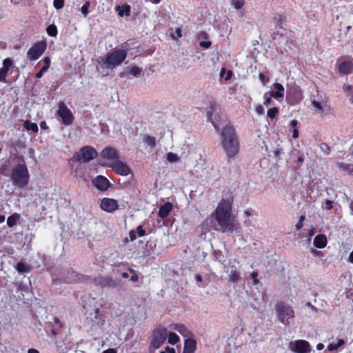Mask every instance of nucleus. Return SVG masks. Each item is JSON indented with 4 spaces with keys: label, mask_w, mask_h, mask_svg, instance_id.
Here are the masks:
<instances>
[{
    "label": "nucleus",
    "mask_w": 353,
    "mask_h": 353,
    "mask_svg": "<svg viewBox=\"0 0 353 353\" xmlns=\"http://www.w3.org/2000/svg\"><path fill=\"white\" fill-rule=\"evenodd\" d=\"M100 208L108 212H112L118 209L117 201L110 198H103L100 203Z\"/></svg>",
    "instance_id": "obj_14"
},
{
    "label": "nucleus",
    "mask_w": 353,
    "mask_h": 353,
    "mask_svg": "<svg viewBox=\"0 0 353 353\" xmlns=\"http://www.w3.org/2000/svg\"><path fill=\"white\" fill-rule=\"evenodd\" d=\"M13 62L10 58H6L3 61V67L0 68V82H6V76L12 67Z\"/></svg>",
    "instance_id": "obj_18"
},
{
    "label": "nucleus",
    "mask_w": 353,
    "mask_h": 353,
    "mask_svg": "<svg viewBox=\"0 0 353 353\" xmlns=\"http://www.w3.org/2000/svg\"><path fill=\"white\" fill-rule=\"evenodd\" d=\"M23 126L27 130H31L34 133H37L39 131V128H38L37 124L36 123H32L28 120H26L24 122Z\"/></svg>",
    "instance_id": "obj_28"
},
{
    "label": "nucleus",
    "mask_w": 353,
    "mask_h": 353,
    "mask_svg": "<svg viewBox=\"0 0 353 353\" xmlns=\"http://www.w3.org/2000/svg\"><path fill=\"white\" fill-rule=\"evenodd\" d=\"M167 160L169 161V162H171V163H173V162H176L179 160V157H178V155L175 153H173V152H168L167 154Z\"/></svg>",
    "instance_id": "obj_38"
},
{
    "label": "nucleus",
    "mask_w": 353,
    "mask_h": 353,
    "mask_svg": "<svg viewBox=\"0 0 353 353\" xmlns=\"http://www.w3.org/2000/svg\"><path fill=\"white\" fill-rule=\"evenodd\" d=\"M172 209V204L170 202H166L161 205L158 212V216L161 219L168 217Z\"/></svg>",
    "instance_id": "obj_21"
},
{
    "label": "nucleus",
    "mask_w": 353,
    "mask_h": 353,
    "mask_svg": "<svg viewBox=\"0 0 353 353\" xmlns=\"http://www.w3.org/2000/svg\"><path fill=\"white\" fill-rule=\"evenodd\" d=\"M47 48L46 41H41L34 43L27 52V58L29 61L37 60L45 52Z\"/></svg>",
    "instance_id": "obj_8"
},
{
    "label": "nucleus",
    "mask_w": 353,
    "mask_h": 353,
    "mask_svg": "<svg viewBox=\"0 0 353 353\" xmlns=\"http://www.w3.org/2000/svg\"><path fill=\"white\" fill-rule=\"evenodd\" d=\"M92 183L96 188L101 191L107 190L110 185V183L108 179L102 175L97 176L92 181Z\"/></svg>",
    "instance_id": "obj_15"
},
{
    "label": "nucleus",
    "mask_w": 353,
    "mask_h": 353,
    "mask_svg": "<svg viewBox=\"0 0 353 353\" xmlns=\"http://www.w3.org/2000/svg\"><path fill=\"white\" fill-rule=\"evenodd\" d=\"M129 237L131 241H134L137 239V232L135 230H130L129 232Z\"/></svg>",
    "instance_id": "obj_53"
},
{
    "label": "nucleus",
    "mask_w": 353,
    "mask_h": 353,
    "mask_svg": "<svg viewBox=\"0 0 353 353\" xmlns=\"http://www.w3.org/2000/svg\"><path fill=\"white\" fill-rule=\"evenodd\" d=\"M102 158L114 161L119 157L117 150L110 146L105 147L101 152Z\"/></svg>",
    "instance_id": "obj_16"
},
{
    "label": "nucleus",
    "mask_w": 353,
    "mask_h": 353,
    "mask_svg": "<svg viewBox=\"0 0 353 353\" xmlns=\"http://www.w3.org/2000/svg\"><path fill=\"white\" fill-rule=\"evenodd\" d=\"M312 105L316 109H317L319 110H321V111H323V107H322L321 104L319 102L314 100V101H312Z\"/></svg>",
    "instance_id": "obj_49"
},
{
    "label": "nucleus",
    "mask_w": 353,
    "mask_h": 353,
    "mask_svg": "<svg viewBox=\"0 0 353 353\" xmlns=\"http://www.w3.org/2000/svg\"><path fill=\"white\" fill-rule=\"evenodd\" d=\"M53 321L55 324H57L59 326V329H61L63 327V323L59 319L58 317L54 316L53 317Z\"/></svg>",
    "instance_id": "obj_55"
},
{
    "label": "nucleus",
    "mask_w": 353,
    "mask_h": 353,
    "mask_svg": "<svg viewBox=\"0 0 353 353\" xmlns=\"http://www.w3.org/2000/svg\"><path fill=\"white\" fill-rule=\"evenodd\" d=\"M116 11L120 17H130L131 14V8L128 4L117 6L116 7Z\"/></svg>",
    "instance_id": "obj_23"
},
{
    "label": "nucleus",
    "mask_w": 353,
    "mask_h": 353,
    "mask_svg": "<svg viewBox=\"0 0 353 353\" xmlns=\"http://www.w3.org/2000/svg\"><path fill=\"white\" fill-rule=\"evenodd\" d=\"M174 330L179 332L181 334L184 336H188L190 332L188 328L183 324L176 323L174 325Z\"/></svg>",
    "instance_id": "obj_25"
},
{
    "label": "nucleus",
    "mask_w": 353,
    "mask_h": 353,
    "mask_svg": "<svg viewBox=\"0 0 353 353\" xmlns=\"http://www.w3.org/2000/svg\"><path fill=\"white\" fill-rule=\"evenodd\" d=\"M341 168H342L344 170L348 171L350 173L353 172V165L344 164L341 165Z\"/></svg>",
    "instance_id": "obj_46"
},
{
    "label": "nucleus",
    "mask_w": 353,
    "mask_h": 353,
    "mask_svg": "<svg viewBox=\"0 0 353 353\" xmlns=\"http://www.w3.org/2000/svg\"><path fill=\"white\" fill-rule=\"evenodd\" d=\"M97 156L98 152L93 147L85 145L83 146L79 152H76L73 158L80 163H85L93 160Z\"/></svg>",
    "instance_id": "obj_7"
},
{
    "label": "nucleus",
    "mask_w": 353,
    "mask_h": 353,
    "mask_svg": "<svg viewBox=\"0 0 353 353\" xmlns=\"http://www.w3.org/2000/svg\"><path fill=\"white\" fill-rule=\"evenodd\" d=\"M278 320L283 325H288L294 321V311L292 306L283 301L278 302L275 305Z\"/></svg>",
    "instance_id": "obj_4"
},
{
    "label": "nucleus",
    "mask_w": 353,
    "mask_h": 353,
    "mask_svg": "<svg viewBox=\"0 0 353 353\" xmlns=\"http://www.w3.org/2000/svg\"><path fill=\"white\" fill-rule=\"evenodd\" d=\"M10 179L15 186L20 188H25L30 181L27 166L21 163L16 165L12 171Z\"/></svg>",
    "instance_id": "obj_3"
},
{
    "label": "nucleus",
    "mask_w": 353,
    "mask_h": 353,
    "mask_svg": "<svg viewBox=\"0 0 353 353\" xmlns=\"http://www.w3.org/2000/svg\"><path fill=\"white\" fill-rule=\"evenodd\" d=\"M40 127L42 130H48V125L45 121H43L40 123Z\"/></svg>",
    "instance_id": "obj_58"
},
{
    "label": "nucleus",
    "mask_w": 353,
    "mask_h": 353,
    "mask_svg": "<svg viewBox=\"0 0 353 353\" xmlns=\"http://www.w3.org/2000/svg\"><path fill=\"white\" fill-rule=\"evenodd\" d=\"M232 268L229 274V281L232 283H236L240 279V273L236 270L234 265H232Z\"/></svg>",
    "instance_id": "obj_26"
},
{
    "label": "nucleus",
    "mask_w": 353,
    "mask_h": 353,
    "mask_svg": "<svg viewBox=\"0 0 353 353\" xmlns=\"http://www.w3.org/2000/svg\"><path fill=\"white\" fill-rule=\"evenodd\" d=\"M279 112V108L276 107L270 108L268 110L267 117L271 119H274L278 115Z\"/></svg>",
    "instance_id": "obj_32"
},
{
    "label": "nucleus",
    "mask_w": 353,
    "mask_h": 353,
    "mask_svg": "<svg viewBox=\"0 0 353 353\" xmlns=\"http://www.w3.org/2000/svg\"><path fill=\"white\" fill-rule=\"evenodd\" d=\"M303 99L302 90L299 85L292 83L287 87L285 100L288 104L295 105Z\"/></svg>",
    "instance_id": "obj_6"
},
{
    "label": "nucleus",
    "mask_w": 353,
    "mask_h": 353,
    "mask_svg": "<svg viewBox=\"0 0 353 353\" xmlns=\"http://www.w3.org/2000/svg\"><path fill=\"white\" fill-rule=\"evenodd\" d=\"M97 285L102 288H117L120 285V282L112 278L111 276H99L94 279Z\"/></svg>",
    "instance_id": "obj_12"
},
{
    "label": "nucleus",
    "mask_w": 353,
    "mask_h": 353,
    "mask_svg": "<svg viewBox=\"0 0 353 353\" xmlns=\"http://www.w3.org/2000/svg\"><path fill=\"white\" fill-rule=\"evenodd\" d=\"M110 167L114 172L121 176H127L130 172V168L126 163L119 161V159L112 161Z\"/></svg>",
    "instance_id": "obj_11"
},
{
    "label": "nucleus",
    "mask_w": 353,
    "mask_h": 353,
    "mask_svg": "<svg viewBox=\"0 0 353 353\" xmlns=\"http://www.w3.org/2000/svg\"><path fill=\"white\" fill-rule=\"evenodd\" d=\"M16 269L18 272L21 274L28 273L31 270L30 266L22 261H20L17 264Z\"/></svg>",
    "instance_id": "obj_27"
},
{
    "label": "nucleus",
    "mask_w": 353,
    "mask_h": 353,
    "mask_svg": "<svg viewBox=\"0 0 353 353\" xmlns=\"http://www.w3.org/2000/svg\"><path fill=\"white\" fill-rule=\"evenodd\" d=\"M128 271L132 274L130 277V281L132 282H137L139 280V276L136 273V271L130 268H128Z\"/></svg>",
    "instance_id": "obj_41"
},
{
    "label": "nucleus",
    "mask_w": 353,
    "mask_h": 353,
    "mask_svg": "<svg viewBox=\"0 0 353 353\" xmlns=\"http://www.w3.org/2000/svg\"><path fill=\"white\" fill-rule=\"evenodd\" d=\"M43 62H44V65H48V67L50 68V59L49 57H45L43 58Z\"/></svg>",
    "instance_id": "obj_59"
},
{
    "label": "nucleus",
    "mask_w": 353,
    "mask_h": 353,
    "mask_svg": "<svg viewBox=\"0 0 353 353\" xmlns=\"http://www.w3.org/2000/svg\"><path fill=\"white\" fill-rule=\"evenodd\" d=\"M269 95L270 97H273L274 99H279L283 97V93H281L279 91H272L269 92Z\"/></svg>",
    "instance_id": "obj_42"
},
{
    "label": "nucleus",
    "mask_w": 353,
    "mask_h": 353,
    "mask_svg": "<svg viewBox=\"0 0 353 353\" xmlns=\"http://www.w3.org/2000/svg\"><path fill=\"white\" fill-rule=\"evenodd\" d=\"M266 95H267V93L265 94V100H264V102H263V104L265 105V106H268L271 101H272V97H270V95H269L268 97H266Z\"/></svg>",
    "instance_id": "obj_57"
},
{
    "label": "nucleus",
    "mask_w": 353,
    "mask_h": 353,
    "mask_svg": "<svg viewBox=\"0 0 353 353\" xmlns=\"http://www.w3.org/2000/svg\"><path fill=\"white\" fill-rule=\"evenodd\" d=\"M196 348V342L192 338L186 339L182 353H194Z\"/></svg>",
    "instance_id": "obj_20"
},
{
    "label": "nucleus",
    "mask_w": 353,
    "mask_h": 353,
    "mask_svg": "<svg viewBox=\"0 0 353 353\" xmlns=\"http://www.w3.org/2000/svg\"><path fill=\"white\" fill-rule=\"evenodd\" d=\"M167 336L168 343L171 345H175L179 341V337L174 332H170Z\"/></svg>",
    "instance_id": "obj_31"
},
{
    "label": "nucleus",
    "mask_w": 353,
    "mask_h": 353,
    "mask_svg": "<svg viewBox=\"0 0 353 353\" xmlns=\"http://www.w3.org/2000/svg\"><path fill=\"white\" fill-rule=\"evenodd\" d=\"M143 140L144 142L151 148H154L156 145V139L154 137L145 135Z\"/></svg>",
    "instance_id": "obj_33"
},
{
    "label": "nucleus",
    "mask_w": 353,
    "mask_h": 353,
    "mask_svg": "<svg viewBox=\"0 0 353 353\" xmlns=\"http://www.w3.org/2000/svg\"><path fill=\"white\" fill-rule=\"evenodd\" d=\"M165 350L168 353H175V350L173 347H166Z\"/></svg>",
    "instance_id": "obj_64"
},
{
    "label": "nucleus",
    "mask_w": 353,
    "mask_h": 353,
    "mask_svg": "<svg viewBox=\"0 0 353 353\" xmlns=\"http://www.w3.org/2000/svg\"><path fill=\"white\" fill-rule=\"evenodd\" d=\"M297 125H298V121L296 119H293L292 121H291L290 125L293 129L296 128Z\"/></svg>",
    "instance_id": "obj_61"
},
{
    "label": "nucleus",
    "mask_w": 353,
    "mask_h": 353,
    "mask_svg": "<svg viewBox=\"0 0 353 353\" xmlns=\"http://www.w3.org/2000/svg\"><path fill=\"white\" fill-rule=\"evenodd\" d=\"M90 7V2L85 1L83 6L81 8L80 10L84 17H86L89 13V8Z\"/></svg>",
    "instance_id": "obj_37"
},
{
    "label": "nucleus",
    "mask_w": 353,
    "mask_h": 353,
    "mask_svg": "<svg viewBox=\"0 0 353 353\" xmlns=\"http://www.w3.org/2000/svg\"><path fill=\"white\" fill-rule=\"evenodd\" d=\"M135 231L139 237L143 236L146 234V232L143 228L142 225H139Z\"/></svg>",
    "instance_id": "obj_44"
},
{
    "label": "nucleus",
    "mask_w": 353,
    "mask_h": 353,
    "mask_svg": "<svg viewBox=\"0 0 353 353\" xmlns=\"http://www.w3.org/2000/svg\"><path fill=\"white\" fill-rule=\"evenodd\" d=\"M57 114L61 118L62 123L65 125H70L74 121V116L71 110L67 107L63 101H60L58 103V110Z\"/></svg>",
    "instance_id": "obj_9"
},
{
    "label": "nucleus",
    "mask_w": 353,
    "mask_h": 353,
    "mask_svg": "<svg viewBox=\"0 0 353 353\" xmlns=\"http://www.w3.org/2000/svg\"><path fill=\"white\" fill-rule=\"evenodd\" d=\"M232 200L222 199L215 210V219L223 232H233L239 228V223L232 219Z\"/></svg>",
    "instance_id": "obj_1"
},
{
    "label": "nucleus",
    "mask_w": 353,
    "mask_h": 353,
    "mask_svg": "<svg viewBox=\"0 0 353 353\" xmlns=\"http://www.w3.org/2000/svg\"><path fill=\"white\" fill-rule=\"evenodd\" d=\"M212 45V43L210 41H201L199 43V46L203 48L208 49Z\"/></svg>",
    "instance_id": "obj_51"
},
{
    "label": "nucleus",
    "mask_w": 353,
    "mask_h": 353,
    "mask_svg": "<svg viewBox=\"0 0 353 353\" xmlns=\"http://www.w3.org/2000/svg\"><path fill=\"white\" fill-rule=\"evenodd\" d=\"M101 312L99 308H96L94 310V319L97 321H99L101 319Z\"/></svg>",
    "instance_id": "obj_56"
},
{
    "label": "nucleus",
    "mask_w": 353,
    "mask_h": 353,
    "mask_svg": "<svg viewBox=\"0 0 353 353\" xmlns=\"http://www.w3.org/2000/svg\"><path fill=\"white\" fill-rule=\"evenodd\" d=\"M283 20H284V17L283 15H279V19L276 21V28L279 27L280 28H283L282 22Z\"/></svg>",
    "instance_id": "obj_50"
},
{
    "label": "nucleus",
    "mask_w": 353,
    "mask_h": 353,
    "mask_svg": "<svg viewBox=\"0 0 353 353\" xmlns=\"http://www.w3.org/2000/svg\"><path fill=\"white\" fill-rule=\"evenodd\" d=\"M255 111L258 114L261 115L264 113V108L261 105H258L255 108Z\"/></svg>",
    "instance_id": "obj_52"
},
{
    "label": "nucleus",
    "mask_w": 353,
    "mask_h": 353,
    "mask_svg": "<svg viewBox=\"0 0 353 353\" xmlns=\"http://www.w3.org/2000/svg\"><path fill=\"white\" fill-rule=\"evenodd\" d=\"M325 204V208L328 210H331L333 208V203L331 200L326 199Z\"/></svg>",
    "instance_id": "obj_54"
},
{
    "label": "nucleus",
    "mask_w": 353,
    "mask_h": 353,
    "mask_svg": "<svg viewBox=\"0 0 353 353\" xmlns=\"http://www.w3.org/2000/svg\"><path fill=\"white\" fill-rule=\"evenodd\" d=\"M64 3L65 0H54L53 6L56 9L59 10L64 6Z\"/></svg>",
    "instance_id": "obj_40"
},
{
    "label": "nucleus",
    "mask_w": 353,
    "mask_h": 353,
    "mask_svg": "<svg viewBox=\"0 0 353 353\" xmlns=\"http://www.w3.org/2000/svg\"><path fill=\"white\" fill-rule=\"evenodd\" d=\"M327 240L326 236L322 234L316 235L314 237L313 241L314 245L319 249L325 248V246L327 245Z\"/></svg>",
    "instance_id": "obj_22"
},
{
    "label": "nucleus",
    "mask_w": 353,
    "mask_h": 353,
    "mask_svg": "<svg viewBox=\"0 0 353 353\" xmlns=\"http://www.w3.org/2000/svg\"><path fill=\"white\" fill-rule=\"evenodd\" d=\"M219 105L214 100H211L209 102V110L207 112L208 119L212 122L214 127L218 130L219 125L212 120V115L214 112L217 110Z\"/></svg>",
    "instance_id": "obj_19"
},
{
    "label": "nucleus",
    "mask_w": 353,
    "mask_h": 353,
    "mask_svg": "<svg viewBox=\"0 0 353 353\" xmlns=\"http://www.w3.org/2000/svg\"><path fill=\"white\" fill-rule=\"evenodd\" d=\"M292 137L294 139H297L299 137V130L297 128H294L292 130Z\"/></svg>",
    "instance_id": "obj_60"
},
{
    "label": "nucleus",
    "mask_w": 353,
    "mask_h": 353,
    "mask_svg": "<svg viewBox=\"0 0 353 353\" xmlns=\"http://www.w3.org/2000/svg\"><path fill=\"white\" fill-rule=\"evenodd\" d=\"M338 70L340 74L347 75L353 72V58L346 57L343 61H341L338 65Z\"/></svg>",
    "instance_id": "obj_13"
},
{
    "label": "nucleus",
    "mask_w": 353,
    "mask_h": 353,
    "mask_svg": "<svg viewBox=\"0 0 353 353\" xmlns=\"http://www.w3.org/2000/svg\"><path fill=\"white\" fill-rule=\"evenodd\" d=\"M257 276H258V272H252L251 274V277L252 279V281H253V284L254 285H256L259 283V281L257 279Z\"/></svg>",
    "instance_id": "obj_47"
},
{
    "label": "nucleus",
    "mask_w": 353,
    "mask_h": 353,
    "mask_svg": "<svg viewBox=\"0 0 353 353\" xmlns=\"http://www.w3.org/2000/svg\"><path fill=\"white\" fill-rule=\"evenodd\" d=\"M259 78L264 85H265L270 81L269 77L264 74L263 73H260Z\"/></svg>",
    "instance_id": "obj_43"
},
{
    "label": "nucleus",
    "mask_w": 353,
    "mask_h": 353,
    "mask_svg": "<svg viewBox=\"0 0 353 353\" xmlns=\"http://www.w3.org/2000/svg\"><path fill=\"white\" fill-rule=\"evenodd\" d=\"M141 69L136 65L132 66L129 71V74H130L134 77L139 76L141 74Z\"/></svg>",
    "instance_id": "obj_39"
},
{
    "label": "nucleus",
    "mask_w": 353,
    "mask_h": 353,
    "mask_svg": "<svg viewBox=\"0 0 353 353\" xmlns=\"http://www.w3.org/2000/svg\"><path fill=\"white\" fill-rule=\"evenodd\" d=\"M20 218H21V216L19 214H18L17 212L12 214L10 216H9L8 217V219H7L8 226L10 228L14 226L17 224V223L19 221Z\"/></svg>",
    "instance_id": "obj_24"
},
{
    "label": "nucleus",
    "mask_w": 353,
    "mask_h": 353,
    "mask_svg": "<svg viewBox=\"0 0 353 353\" xmlns=\"http://www.w3.org/2000/svg\"><path fill=\"white\" fill-rule=\"evenodd\" d=\"M345 344V341L343 339H338L337 341V343H330L328 345H327V350L329 351H334V350H337L339 347H341L342 345H343Z\"/></svg>",
    "instance_id": "obj_29"
},
{
    "label": "nucleus",
    "mask_w": 353,
    "mask_h": 353,
    "mask_svg": "<svg viewBox=\"0 0 353 353\" xmlns=\"http://www.w3.org/2000/svg\"><path fill=\"white\" fill-rule=\"evenodd\" d=\"M137 43H138L137 41H132V42H129V41H125L121 44V46L122 49H121V50H125V52L128 53V52L130 51V50H131L130 46L137 45Z\"/></svg>",
    "instance_id": "obj_35"
},
{
    "label": "nucleus",
    "mask_w": 353,
    "mask_h": 353,
    "mask_svg": "<svg viewBox=\"0 0 353 353\" xmlns=\"http://www.w3.org/2000/svg\"><path fill=\"white\" fill-rule=\"evenodd\" d=\"M245 3V0H230V4L236 10H239L243 8Z\"/></svg>",
    "instance_id": "obj_30"
},
{
    "label": "nucleus",
    "mask_w": 353,
    "mask_h": 353,
    "mask_svg": "<svg viewBox=\"0 0 353 353\" xmlns=\"http://www.w3.org/2000/svg\"><path fill=\"white\" fill-rule=\"evenodd\" d=\"M127 57L125 50L116 49L107 53L105 64L108 68H114L121 65Z\"/></svg>",
    "instance_id": "obj_5"
},
{
    "label": "nucleus",
    "mask_w": 353,
    "mask_h": 353,
    "mask_svg": "<svg viewBox=\"0 0 353 353\" xmlns=\"http://www.w3.org/2000/svg\"><path fill=\"white\" fill-rule=\"evenodd\" d=\"M293 351L298 353H309L311 351L310 343L305 340H297L294 343Z\"/></svg>",
    "instance_id": "obj_17"
},
{
    "label": "nucleus",
    "mask_w": 353,
    "mask_h": 353,
    "mask_svg": "<svg viewBox=\"0 0 353 353\" xmlns=\"http://www.w3.org/2000/svg\"><path fill=\"white\" fill-rule=\"evenodd\" d=\"M221 146L230 161L236 157L239 152V141L235 129L231 125H226L221 133Z\"/></svg>",
    "instance_id": "obj_2"
},
{
    "label": "nucleus",
    "mask_w": 353,
    "mask_h": 353,
    "mask_svg": "<svg viewBox=\"0 0 353 353\" xmlns=\"http://www.w3.org/2000/svg\"><path fill=\"white\" fill-rule=\"evenodd\" d=\"M48 34L50 37H55L57 34V28L55 25H49L46 28Z\"/></svg>",
    "instance_id": "obj_34"
},
{
    "label": "nucleus",
    "mask_w": 353,
    "mask_h": 353,
    "mask_svg": "<svg viewBox=\"0 0 353 353\" xmlns=\"http://www.w3.org/2000/svg\"><path fill=\"white\" fill-rule=\"evenodd\" d=\"M343 90L347 96L350 97V101L353 104V88L351 85H345Z\"/></svg>",
    "instance_id": "obj_36"
},
{
    "label": "nucleus",
    "mask_w": 353,
    "mask_h": 353,
    "mask_svg": "<svg viewBox=\"0 0 353 353\" xmlns=\"http://www.w3.org/2000/svg\"><path fill=\"white\" fill-rule=\"evenodd\" d=\"M274 88L276 90V91H279V92L284 94V87L281 83H275L274 84Z\"/></svg>",
    "instance_id": "obj_45"
},
{
    "label": "nucleus",
    "mask_w": 353,
    "mask_h": 353,
    "mask_svg": "<svg viewBox=\"0 0 353 353\" xmlns=\"http://www.w3.org/2000/svg\"><path fill=\"white\" fill-rule=\"evenodd\" d=\"M102 353H117V350L114 348H109L104 350Z\"/></svg>",
    "instance_id": "obj_63"
},
{
    "label": "nucleus",
    "mask_w": 353,
    "mask_h": 353,
    "mask_svg": "<svg viewBox=\"0 0 353 353\" xmlns=\"http://www.w3.org/2000/svg\"><path fill=\"white\" fill-rule=\"evenodd\" d=\"M320 148L321 149L324 151L326 154H329L330 153V147L327 145V144L325 143H321L320 145Z\"/></svg>",
    "instance_id": "obj_48"
},
{
    "label": "nucleus",
    "mask_w": 353,
    "mask_h": 353,
    "mask_svg": "<svg viewBox=\"0 0 353 353\" xmlns=\"http://www.w3.org/2000/svg\"><path fill=\"white\" fill-rule=\"evenodd\" d=\"M303 226V223H302L301 221H299L295 225V228L296 230H301Z\"/></svg>",
    "instance_id": "obj_62"
},
{
    "label": "nucleus",
    "mask_w": 353,
    "mask_h": 353,
    "mask_svg": "<svg viewBox=\"0 0 353 353\" xmlns=\"http://www.w3.org/2000/svg\"><path fill=\"white\" fill-rule=\"evenodd\" d=\"M168 336V330L166 328H159L157 330L152 336L151 345L154 348H159L166 340Z\"/></svg>",
    "instance_id": "obj_10"
}]
</instances>
